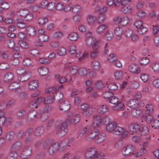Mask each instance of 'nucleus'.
Here are the masks:
<instances>
[{"label": "nucleus", "mask_w": 159, "mask_h": 159, "mask_svg": "<svg viewBox=\"0 0 159 159\" xmlns=\"http://www.w3.org/2000/svg\"><path fill=\"white\" fill-rule=\"evenodd\" d=\"M68 119L66 122H64L61 125L57 123L55 128L56 134L58 136H62L66 134L68 131L67 123L75 124L78 122L80 120L79 115L72 111L69 112L67 114Z\"/></svg>", "instance_id": "nucleus-1"}, {"label": "nucleus", "mask_w": 159, "mask_h": 159, "mask_svg": "<svg viewBox=\"0 0 159 159\" xmlns=\"http://www.w3.org/2000/svg\"><path fill=\"white\" fill-rule=\"evenodd\" d=\"M103 153H98L97 149L94 148L88 149L84 153L85 159H105Z\"/></svg>", "instance_id": "nucleus-2"}, {"label": "nucleus", "mask_w": 159, "mask_h": 159, "mask_svg": "<svg viewBox=\"0 0 159 159\" xmlns=\"http://www.w3.org/2000/svg\"><path fill=\"white\" fill-rule=\"evenodd\" d=\"M16 13H20L19 15L22 17H24V19L26 21H29L31 20L34 18V15L31 13H30L27 9L20 10L16 11Z\"/></svg>", "instance_id": "nucleus-3"}, {"label": "nucleus", "mask_w": 159, "mask_h": 159, "mask_svg": "<svg viewBox=\"0 0 159 159\" xmlns=\"http://www.w3.org/2000/svg\"><path fill=\"white\" fill-rule=\"evenodd\" d=\"M80 107L83 111L82 114L85 116L89 115L93 111V108L87 104L84 103L80 105Z\"/></svg>", "instance_id": "nucleus-4"}, {"label": "nucleus", "mask_w": 159, "mask_h": 159, "mask_svg": "<svg viewBox=\"0 0 159 159\" xmlns=\"http://www.w3.org/2000/svg\"><path fill=\"white\" fill-rule=\"evenodd\" d=\"M134 149V146L131 145H127L123 148L122 152L123 155L128 157L133 152Z\"/></svg>", "instance_id": "nucleus-5"}, {"label": "nucleus", "mask_w": 159, "mask_h": 159, "mask_svg": "<svg viewBox=\"0 0 159 159\" xmlns=\"http://www.w3.org/2000/svg\"><path fill=\"white\" fill-rule=\"evenodd\" d=\"M59 145L57 143H52L49 147L48 152L50 155H52L59 150Z\"/></svg>", "instance_id": "nucleus-6"}, {"label": "nucleus", "mask_w": 159, "mask_h": 159, "mask_svg": "<svg viewBox=\"0 0 159 159\" xmlns=\"http://www.w3.org/2000/svg\"><path fill=\"white\" fill-rule=\"evenodd\" d=\"M140 126L138 124L135 123H132L129 125L128 130L131 134L136 133L139 131Z\"/></svg>", "instance_id": "nucleus-7"}, {"label": "nucleus", "mask_w": 159, "mask_h": 159, "mask_svg": "<svg viewBox=\"0 0 159 159\" xmlns=\"http://www.w3.org/2000/svg\"><path fill=\"white\" fill-rule=\"evenodd\" d=\"M70 102L68 100H66L63 102L60 103L59 108L61 111L65 112L68 110L70 108Z\"/></svg>", "instance_id": "nucleus-8"}, {"label": "nucleus", "mask_w": 159, "mask_h": 159, "mask_svg": "<svg viewBox=\"0 0 159 159\" xmlns=\"http://www.w3.org/2000/svg\"><path fill=\"white\" fill-rule=\"evenodd\" d=\"M142 122H144L148 124H152L154 120L153 116L150 114H146L142 116Z\"/></svg>", "instance_id": "nucleus-9"}, {"label": "nucleus", "mask_w": 159, "mask_h": 159, "mask_svg": "<svg viewBox=\"0 0 159 159\" xmlns=\"http://www.w3.org/2000/svg\"><path fill=\"white\" fill-rule=\"evenodd\" d=\"M98 131L97 129H93L92 130L91 129L90 130V131L88 134V135L86 137V139L88 140H90L93 138H94L95 140V138L98 134Z\"/></svg>", "instance_id": "nucleus-10"}, {"label": "nucleus", "mask_w": 159, "mask_h": 159, "mask_svg": "<svg viewBox=\"0 0 159 159\" xmlns=\"http://www.w3.org/2000/svg\"><path fill=\"white\" fill-rule=\"evenodd\" d=\"M128 69L129 71L134 74H139L141 71L140 68L134 64L129 65Z\"/></svg>", "instance_id": "nucleus-11"}, {"label": "nucleus", "mask_w": 159, "mask_h": 159, "mask_svg": "<svg viewBox=\"0 0 159 159\" xmlns=\"http://www.w3.org/2000/svg\"><path fill=\"white\" fill-rule=\"evenodd\" d=\"M93 124L91 125V128L96 127L99 126L100 124L102 122V119L99 116L95 115L93 116Z\"/></svg>", "instance_id": "nucleus-12"}, {"label": "nucleus", "mask_w": 159, "mask_h": 159, "mask_svg": "<svg viewBox=\"0 0 159 159\" xmlns=\"http://www.w3.org/2000/svg\"><path fill=\"white\" fill-rule=\"evenodd\" d=\"M22 146V143L20 141L15 142L11 146V151H18L21 148Z\"/></svg>", "instance_id": "nucleus-13"}, {"label": "nucleus", "mask_w": 159, "mask_h": 159, "mask_svg": "<svg viewBox=\"0 0 159 159\" xmlns=\"http://www.w3.org/2000/svg\"><path fill=\"white\" fill-rule=\"evenodd\" d=\"M68 50L69 53L70 54H74L76 52V57L79 56L81 53L79 51L78 52L77 51H76V46L74 44H71L70 45L68 48Z\"/></svg>", "instance_id": "nucleus-14"}, {"label": "nucleus", "mask_w": 159, "mask_h": 159, "mask_svg": "<svg viewBox=\"0 0 159 159\" xmlns=\"http://www.w3.org/2000/svg\"><path fill=\"white\" fill-rule=\"evenodd\" d=\"M40 112H37L34 111H30L28 113V117L31 120H34L35 118H39L40 116Z\"/></svg>", "instance_id": "nucleus-15"}, {"label": "nucleus", "mask_w": 159, "mask_h": 159, "mask_svg": "<svg viewBox=\"0 0 159 159\" xmlns=\"http://www.w3.org/2000/svg\"><path fill=\"white\" fill-rule=\"evenodd\" d=\"M39 74L42 76H44L48 74L49 71L48 68L46 67H40L38 69Z\"/></svg>", "instance_id": "nucleus-16"}, {"label": "nucleus", "mask_w": 159, "mask_h": 159, "mask_svg": "<svg viewBox=\"0 0 159 159\" xmlns=\"http://www.w3.org/2000/svg\"><path fill=\"white\" fill-rule=\"evenodd\" d=\"M117 125L116 123L115 122H111L107 126L106 130L113 134Z\"/></svg>", "instance_id": "nucleus-17"}, {"label": "nucleus", "mask_w": 159, "mask_h": 159, "mask_svg": "<svg viewBox=\"0 0 159 159\" xmlns=\"http://www.w3.org/2000/svg\"><path fill=\"white\" fill-rule=\"evenodd\" d=\"M69 70L70 73L72 75H75L78 71V68L75 66H70V63L66 66Z\"/></svg>", "instance_id": "nucleus-18"}, {"label": "nucleus", "mask_w": 159, "mask_h": 159, "mask_svg": "<svg viewBox=\"0 0 159 159\" xmlns=\"http://www.w3.org/2000/svg\"><path fill=\"white\" fill-rule=\"evenodd\" d=\"M114 105L115 106L112 107V108L115 110H120L122 111L124 110L125 107L124 104L119 101L118 102L116 103L115 104H114Z\"/></svg>", "instance_id": "nucleus-19"}, {"label": "nucleus", "mask_w": 159, "mask_h": 159, "mask_svg": "<svg viewBox=\"0 0 159 159\" xmlns=\"http://www.w3.org/2000/svg\"><path fill=\"white\" fill-rule=\"evenodd\" d=\"M107 26L104 25L102 24L99 26L97 28L96 31L98 33L102 34L107 30Z\"/></svg>", "instance_id": "nucleus-20"}, {"label": "nucleus", "mask_w": 159, "mask_h": 159, "mask_svg": "<svg viewBox=\"0 0 159 159\" xmlns=\"http://www.w3.org/2000/svg\"><path fill=\"white\" fill-rule=\"evenodd\" d=\"M16 23L17 26L19 28L23 29L26 26V24L23 22L22 19L20 18L16 19Z\"/></svg>", "instance_id": "nucleus-21"}, {"label": "nucleus", "mask_w": 159, "mask_h": 159, "mask_svg": "<svg viewBox=\"0 0 159 159\" xmlns=\"http://www.w3.org/2000/svg\"><path fill=\"white\" fill-rule=\"evenodd\" d=\"M20 86V84L19 83L14 82L11 84L9 86V89L10 90H14L16 93L18 92V88Z\"/></svg>", "instance_id": "nucleus-22"}, {"label": "nucleus", "mask_w": 159, "mask_h": 159, "mask_svg": "<svg viewBox=\"0 0 159 159\" xmlns=\"http://www.w3.org/2000/svg\"><path fill=\"white\" fill-rule=\"evenodd\" d=\"M32 151V149L30 147H27L25 148L21 153V155L25 156V157L22 158V159H25L26 158V157L29 156L31 155Z\"/></svg>", "instance_id": "nucleus-23"}, {"label": "nucleus", "mask_w": 159, "mask_h": 159, "mask_svg": "<svg viewBox=\"0 0 159 159\" xmlns=\"http://www.w3.org/2000/svg\"><path fill=\"white\" fill-rule=\"evenodd\" d=\"M106 135L104 133L99 134L95 138V141L97 143H100L104 140Z\"/></svg>", "instance_id": "nucleus-24"}, {"label": "nucleus", "mask_w": 159, "mask_h": 159, "mask_svg": "<svg viewBox=\"0 0 159 159\" xmlns=\"http://www.w3.org/2000/svg\"><path fill=\"white\" fill-rule=\"evenodd\" d=\"M26 30L27 34L30 36H33L36 34L35 29L31 26L27 27L26 28Z\"/></svg>", "instance_id": "nucleus-25"}, {"label": "nucleus", "mask_w": 159, "mask_h": 159, "mask_svg": "<svg viewBox=\"0 0 159 159\" xmlns=\"http://www.w3.org/2000/svg\"><path fill=\"white\" fill-rule=\"evenodd\" d=\"M39 85L38 81L33 80L30 81L29 84V87L31 90L35 89Z\"/></svg>", "instance_id": "nucleus-26"}, {"label": "nucleus", "mask_w": 159, "mask_h": 159, "mask_svg": "<svg viewBox=\"0 0 159 159\" xmlns=\"http://www.w3.org/2000/svg\"><path fill=\"white\" fill-rule=\"evenodd\" d=\"M138 132H140L142 135H146L149 133L148 129L146 126L140 125Z\"/></svg>", "instance_id": "nucleus-27"}, {"label": "nucleus", "mask_w": 159, "mask_h": 159, "mask_svg": "<svg viewBox=\"0 0 159 159\" xmlns=\"http://www.w3.org/2000/svg\"><path fill=\"white\" fill-rule=\"evenodd\" d=\"M44 131V128L43 126L38 127L35 129L34 134L35 136H39L42 134Z\"/></svg>", "instance_id": "nucleus-28"}, {"label": "nucleus", "mask_w": 159, "mask_h": 159, "mask_svg": "<svg viewBox=\"0 0 159 159\" xmlns=\"http://www.w3.org/2000/svg\"><path fill=\"white\" fill-rule=\"evenodd\" d=\"M54 99L58 102H61L63 98V95L60 92H57L55 95H53Z\"/></svg>", "instance_id": "nucleus-29"}, {"label": "nucleus", "mask_w": 159, "mask_h": 159, "mask_svg": "<svg viewBox=\"0 0 159 159\" xmlns=\"http://www.w3.org/2000/svg\"><path fill=\"white\" fill-rule=\"evenodd\" d=\"M79 35L77 33L72 32L68 34L67 37L68 39L71 41H76L78 38Z\"/></svg>", "instance_id": "nucleus-30"}, {"label": "nucleus", "mask_w": 159, "mask_h": 159, "mask_svg": "<svg viewBox=\"0 0 159 159\" xmlns=\"http://www.w3.org/2000/svg\"><path fill=\"white\" fill-rule=\"evenodd\" d=\"M10 55V52L8 51L2 50L0 51V56L3 59H7L9 57Z\"/></svg>", "instance_id": "nucleus-31"}, {"label": "nucleus", "mask_w": 159, "mask_h": 159, "mask_svg": "<svg viewBox=\"0 0 159 159\" xmlns=\"http://www.w3.org/2000/svg\"><path fill=\"white\" fill-rule=\"evenodd\" d=\"M29 75L28 74L27 72L23 75H19L18 77V80L21 82H24L29 79Z\"/></svg>", "instance_id": "nucleus-32"}, {"label": "nucleus", "mask_w": 159, "mask_h": 159, "mask_svg": "<svg viewBox=\"0 0 159 159\" xmlns=\"http://www.w3.org/2000/svg\"><path fill=\"white\" fill-rule=\"evenodd\" d=\"M113 33L112 31L110 30H107L105 34L104 38L107 40H110L113 38Z\"/></svg>", "instance_id": "nucleus-33"}, {"label": "nucleus", "mask_w": 159, "mask_h": 159, "mask_svg": "<svg viewBox=\"0 0 159 159\" xmlns=\"http://www.w3.org/2000/svg\"><path fill=\"white\" fill-rule=\"evenodd\" d=\"M127 104L128 106L131 108H135L138 106L137 103L134 99L129 100L127 102Z\"/></svg>", "instance_id": "nucleus-34"}, {"label": "nucleus", "mask_w": 159, "mask_h": 159, "mask_svg": "<svg viewBox=\"0 0 159 159\" xmlns=\"http://www.w3.org/2000/svg\"><path fill=\"white\" fill-rule=\"evenodd\" d=\"M149 61V60L147 57H143L140 59L139 61L141 65L144 66L147 64Z\"/></svg>", "instance_id": "nucleus-35"}, {"label": "nucleus", "mask_w": 159, "mask_h": 159, "mask_svg": "<svg viewBox=\"0 0 159 159\" xmlns=\"http://www.w3.org/2000/svg\"><path fill=\"white\" fill-rule=\"evenodd\" d=\"M109 109V107L106 105H102L100 107L98 110V112L100 113L103 114L107 112Z\"/></svg>", "instance_id": "nucleus-36"}, {"label": "nucleus", "mask_w": 159, "mask_h": 159, "mask_svg": "<svg viewBox=\"0 0 159 159\" xmlns=\"http://www.w3.org/2000/svg\"><path fill=\"white\" fill-rule=\"evenodd\" d=\"M106 84V86L109 90H114L118 88L117 84L115 83H110L109 84H107V83Z\"/></svg>", "instance_id": "nucleus-37"}, {"label": "nucleus", "mask_w": 159, "mask_h": 159, "mask_svg": "<svg viewBox=\"0 0 159 159\" xmlns=\"http://www.w3.org/2000/svg\"><path fill=\"white\" fill-rule=\"evenodd\" d=\"M39 40L41 42H46L49 39L48 36L45 34L41 35H38Z\"/></svg>", "instance_id": "nucleus-38"}, {"label": "nucleus", "mask_w": 159, "mask_h": 159, "mask_svg": "<svg viewBox=\"0 0 159 159\" xmlns=\"http://www.w3.org/2000/svg\"><path fill=\"white\" fill-rule=\"evenodd\" d=\"M120 11L123 13H127L131 11L132 9L130 6H124L121 7Z\"/></svg>", "instance_id": "nucleus-39"}, {"label": "nucleus", "mask_w": 159, "mask_h": 159, "mask_svg": "<svg viewBox=\"0 0 159 159\" xmlns=\"http://www.w3.org/2000/svg\"><path fill=\"white\" fill-rule=\"evenodd\" d=\"M32 64V61L31 59L30 58H26L23 60V65L26 66H30Z\"/></svg>", "instance_id": "nucleus-40"}, {"label": "nucleus", "mask_w": 159, "mask_h": 159, "mask_svg": "<svg viewBox=\"0 0 159 159\" xmlns=\"http://www.w3.org/2000/svg\"><path fill=\"white\" fill-rule=\"evenodd\" d=\"M123 131H124L123 128L118 126L117 125L113 134L116 135H119L121 134Z\"/></svg>", "instance_id": "nucleus-41"}, {"label": "nucleus", "mask_w": 159, "mask_h": 159, "mask_svg": "<svg viewBox=\"0 0 159 159\" xmlns=\"http://www.w3.org/2000/svg\"><path fill=\"white\" fill-rule=\"evenodd\" d=\"M96 19V17L89 15L87 17V21L89 24L91 25L94 23Z\"/></svg>", "instance_id": "nucleus-42"}, {"label": "nucleus", "mask_w": 159, "mask_h": 159, "mask_svg": "<svg viewBox=\"0 0 159 159\" xmlns=\"http://www.w3.org/2000/svg\"><path fill=\"white\" fill-rule=\"evenodd\" d=\"M48 21V19L47 17H41L38 20V24L40 25H43L46 23Z\"/></svg>", "instance_id": "nucleus-43"}, {"label": "nucleus", "mask_w": 159, "mask_h": 159, "mask_svg": "<svg viewBox=\"0 0 159 159\" xmlns=\"http://www.w3.org/2000/svg\"><path fill=\"white\" fill-rule=\"evenodd\" d=\"M108 100L110 103L114 105L118 102L119 99L117 97L112 95Z\"/></svg>", "instance_id": "nucleus-44"}, {"label": "nucleus", "mask_w": 159, "mask_h": 159, "mask_svg": "<svg viewBox=\"0 0 159 159\" xmlns=\"http://www.w3.org/2000/svg\"><path fill=\"white\" fill-rule=\"evenodd\" d=\"M17 74L20 75H23L27 73L26 69L24 67H18L16 70Z\"/></svg>", "instance_id": "nucleus-45"}, {"label": "nucleus", "mask_w": 159, "mask_h": 159, "mask_svg": "<svg viewBox=\"0 0 159 159\" xmlns=\"http://www.w3.org/2000/svg\"><path fill=\"white\" fill-rule=\"evenodd\" d=\"M109 45L107 43H105L103 47V50L102 54V55L105 56L109 52Z\"/></svg>", "instance_id": "nucleus-46"}, {"label": "nucleus", "mask_w": 159, "mask_h": 159, "mask_svg": "<svg viewBox=\"0 0 159 159\" xmlns=\"http://www.w3.org/2000/svg\"><path fill=\"white\" fill-rule=\"evenodd\" d=\"M53 96L48 95L44 98V103L48 104L52 103L53 101Z\"/></svg>", "instance_id": "nucleus-47"}, {"label": "nucleus", "mask_w": 159, "mask_h": 159, "mask_svg": "<svg viewBox=\"0 0 159 159\" xmlns=\"http://www.w3.org/2000/svg\"><path fill=\"white\" fill-rule=\"evenodd\" d=\"M82 11L81 7L79 5H75L72 9V12L74 13L77 14L80 13Z\"/></svg>", "instance_id": "nucleus-48"}, {"label": "nucleus", "mask_w": 159, "mask_h": 159, "mask_svg": "<svg viewBox=\"0 0 159 159\" xmlns=\"http://www.w3.org/2000/svg\"><path fill=\"white\" fill-rule=\"evenodd\" d=\"M123 30L119 27H117L115 30V32L116 35L119 37L118 39L123 34Z\"/></svg>", "instance_id": "nucleus-49"}, {"label": "nucleus", "mask_w": 159, "mask_h": 159, "mask_svg": "<svg viewBox=\"0 0 159 159\" xmlns=\"http://www.w3.org/2000/svg\"><path fill=\"white\" fill-rule=\"evenodd\" d=\"M106 18V16L103 13H102L99 15V16L97 18V22L99 24L103 22Z\"/></svg>", "instance_id": "nucleus-50"}, {"label": "nucleus", "mask_w": 159, "mask_h": 159, "mask_svg": "<svg viewBox=\"0 0 159 159\" xmlns=\"http://www.w3.org/2000/svg\"><path fill=\"white\" fill-rule=\"evenodd\" d=\"M123 75V72L120 71H117L114 73V76L117 80H119L122 78Z\"/></svg>", "instance_id": "nucleus-51"}, {"label": "nucleus", "mask_w": 159, "mask_h": 159, "mask_svg": "<svg viewBox=\"0 0 159 159\" xmlns=\"http://www.w3.org/2000/svg\"><path fill=\"white\" fill-rule=\"evenodd\" d=\"M145 111L147 114H150L153 111V106L151 104H148L146 107Z\"/></svg>", "instance_id": "nucleus-52"}, {"label": "nucleus", "mask_w": 159, "mask_h": 159, "mask_svg": "<svg viewBox=\"0 0 159 159\" xmlns=\"http://www.w3.org/2000/svg\"><path fill=\"white\" fill-rule=\"evenodd\" d=\"M92 66L93 69L95 70L99 69L100 68V63L97 61H92Z\"/></svg>", "instance_id": "nucleus-53"}, {"label": "nucleus", "mask_w": 159, "mask_h": 159, "mask_svg": "<svg viewBox=\"0 0 159 159\" xmlns=\"http://www.w3.org/2000/svg\"><path fill=\"white\" fill-rule=\"evenodd\" d=\"M39 104V102L36 99L34 100L31 102L29 105L30 107L34 108H37L38 107V105Z\"/></svg>", "instance_id": "nucleus-54"}, {"label": "nucleus", "mask_w": 159, "mask_h": 159, "mask_svg": "<svg viewBox=\"0 0 159 159\" xmlns=\"http://www.w3.org/2000/svg\"><path fill=\"white\" fill-rule=\"evenodd\" d=\"M107 59L110 62H112L117 60V58L115 54H111L108 56Z\"/></svg>", "instance_id": "nucleus-55"}, {"label": "nucleus", "mask_w": 159, "mask_h": 159, "mask_svg": "<svg viewBox=\"0 0 159 159\" xmlns=\"http://www.w3.org/2000/svg\"><path fill=\"white\" fill-rule=\"evenodd\" d=\"M55 79L61 84L64 83L66 80L65 77H61V76L59 75H56L55 76Z\"/></svg>", "instance_id": "nucleus-56"}, {"label": "nucleus", "mask_w": 159, "mask_h": 159, "mask_svg": "<svg viewBox=\"0 0 159 159\" xmlns=\"http://www.w3.org/2000/svg\"><path fill=\"white\" fill-rule=\"evenodd\" d=\"M14 133L13 131L8 132L6 135V139L8 141H11L14 139Z\"/></svg>", "instance_id": "nucleus-57"}, {"label": "nucleus", "mask_w": 159, "mask_h": 159, "mask_svg": "<svg viewBox=\"0 0 159 159\" xmlns=\"http://www.w3.org/2000/svg\"><path fill=\"white\" fill-rule=\"evenodd\" d=\"M57 52L59 55H64L66 53V50L63 47H60L58 48Z\"/></svg>", "instance_id": "nucleus-58"}, {"label": "nucleus", "mask_w": 159, "mask_h": 159, "mask_svg": "<svg viewBox=\"0 0 159 159\" xmlns=\"http://www.w3.org/2000/svg\"><path fill=\"white\" fill-rule=\"evenodd\" d=\"M14 75L11 73H7L4 76V80L6 81H9L13 79Z\"/></svg>", "instance_id": "nucleus-59"}, {"label": "nucleus", "mask_w": 159, "mask_h": 159, "mask_svg": "<svg viewBox=\"0 0 159 159\" xmlns=\"http://www.w3.org/2000/svg\"><path fill=\"white\" fill-rule=\"evenodd\" d=\"M40 116L39 119H40L42 121H44L46 120L48 118V114L43 112V113L41 114L40 112Z\"/></svg>", "instance_id": "nucleus-60"}, {"label": "nucleus", "mask_w": 159, "mask_h": 159, "mask_svg": "<svg viewBox=\"0 0 159 159\" xmlns=\"http://www.w3.org/2000/svg\"><path fill=\"white\" fill-rule=\"evenodd\" d=\"M10 65L7 63L3 62L0 64V68L2 70H5L9 69Z\"/></svg>", "instance_id": "nucleus-61"}, {"label": "nucleus", "mask_w": 159, "mask_h": 159, "mask_svg": "<svg viewBox=\"0 0 159 159\" xmlns=\"http://www.w3.org/2000/svg\"><path fill=\"white\" fill-rule=\"evenodd\" d=\"M112 95H113L112 93L110 91H105L102 94V96L105 99L109 100Z\"/></svg>", "instance_id": "nucleus-62"}, {"label": "nucleus", "mask_w": 159, "mask_h": 159, "mask_svg": "<svg viewBox=\"0 0 159 159\" xmlns=\"http://www.w3.org/2000/svg\"><path fill=\"white\" fill-rule=\"evenodd\" d=\"M152 68L154 72L159 71V63L158 62L153 63Z\"/></svg>", "instance_id": "nucleus-63"}, {"label": "nucleus", "mask_w": 159, "mask_h": 159, "mask_svg": "<svg viewBox=\"0 0 159 159\" xmlns=\"http://www.w3.org/2000/svg\"><path fill=\"white\" fill-rule=\"evenodd\" d=\"M151 126L154 129H159V120H154L151 124Z\"/></svg>", "instance_id": "nucleus-64"}]
</instances>
